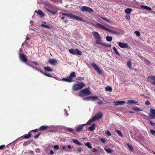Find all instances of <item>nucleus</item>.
I'll use <instances>...</instances> for the list:
<instances>
[{
    "label": "nucleus",
    "mask_w": 155,
    "mask_h": 155,
    "mask_svg": "<svg viewBox=\"0 0 155 155\" xmlns=\"http://www.w3.org/2000/svg\"><path fill=\"white\" fill-rule=\"evenodd\" d=\"M5 145H4L0 146V149H3L5 148Z\"/></svg>",
    "instance_id": "obj_57"
},
{
    "label": "nucleus",
    "mask_w": 155,
    "mask_h": 155,
    "mask_svg": "<svg viewBox=\"0 0 155 155\" xmlns=\"http://www.w3.org/2000/svg\"><path fill=\"white\" fill-rule=\"evenodd\" d=\"M150 118L152 119L155 118V110L151 108L150 110V112L149 114Z\"/></svg>",
    "instance_id": "obj_7"
},
{
    "label": "nucleus",
    "mask_w": 155,
    "mask_h": 155,
    "mask_svg": "<svg viewBox=\"0 0 155 155\" xmlns=\"http://www.w3.org/2000/svg\"><path fill=\"white\" fill-rule=\"evenodd\" d=\"M61 147L62 150H65V151H67V148L65 147V146H61Z\"/></svg>",
    "instance_id": "obj_42"
},
{
    "label": "nucleus",
    "mask_w": 155,
    "mask_h": 155,
    "mask_svg": "<svg viewBox=\"0 0 155 155\" xmlns=\"http://www.w3.org/2000/svg\"><path fill=\"white\" fill-rule=\"evenodd\" d=\"M69 52L71 54L74 55H81L82 52L77 49H69Z\"/></svg>",
    "instance_id": "obj_4"
},
{
    "label": "nucleus",
    "mask_w": 155,
    "mask_h": 155,
    "mask_svg": "<svg viewBox=\"0 0 155 155\" xmlns=\"http://www.w3.org/2000/svg\"><path fill=\"white\" fill-rule=\"evenodd\" d=\"M101 18L103 20H105L108 22L110 23V21L109 20L104 17H102Z\"/></svg>",
    "instance_id": "obj_46"
},
{
    "label": "nucleus",
    "mask_w": 155,
    "mask_h": 155,
    "mask_svg": "<svg viewBox=\"0 0 155 155\" xmlns=\"http://www.w3.org/2000/svg\"><path fill=\"white\" fill-rule=\"evenodd\" d=\"M66 129L68 131H69L70 132H71L73 134L75 133L74 130V129H73L72 128H69V127H68L66 128Z\"/></svg>",
    "instance_id": "obj_31"
},
{
    "label": "nucleus",
    "mask_w": 155,
    "mask_h": 155,
    "mask_svg": "<svg viewBox=\"0 0 155 155\" xmlns=\"http://www.w3.org/2000/svg\"><path fill=\"white\" fill-rule=\"evenodd\" d=\"M102 46H104L107 47H110L111 46V45H107L106 44H104L103 43V44L102 45Z\"/></svg>",
    "instance_id": "obj_48"
},
{
    "label": "nucleus",
    "mask_w": 155,
    "mask_h": 155,
    "mask_svg": "<svg viewBox=\"0 0 155 155\" xmlns=\"http://www.w3.org/2000/svg\"><path fill=\"white\" fill-rule=\"evenodd\" d=\"M100 140L102 143H104L106 141V140L104 139L103 138H101L100 139Z\"/></svg>",
    "instance_id": "obj_53"
},
{
    "label": "nucleus",
    "mask_w": 155,
    "mask_h": 155,
    "mask_svg": "<svg viewBox=\"0 0 155 155\" xmlns=\"http://www.w3.org/2000/svg\"><path fill=\"white\" fill-rule=\"evenodd\" d=\"M126 18L128 20H129L130 19V17L129 15L127 16Z\"/></svg>",
    "instance_id": "obj_64"
},
{
    "label": "nucleus",
    "mask_w": 155,
    "mask_h": 155,
    "mask_svg": "<svg viewBox=\"0 0 155 155\" xmlns=\"http://www.w3.org/2000/svg\"><path fill=\"white\" fill-rule=\"evenodd\" d=\"M84 86L85 84L83 83H78L73 86V89L74 91H76L81 89Z\"/></svg>",
    "instance_id": "obj_3"
},
{
    "label": "nucleus",
    "mask_w": 155,
    "mask_h": 155,
    "mask_svg": "<svg viewBox=\"0 0 155 155\" xmlns=\"http://www.w3.org/2000/svg\"><path fill=\"white\" fill-rule=\"evenodd\" d=\"M105 134H106L107 135L109 136H110L111 135V134L110 133V132L108 131V130H107L105 132Z\"/></svg>",
    "instance_id": "obj_45"
},
{
    "label": "nucleus",
    "mask_w": 155,
    "mask_h": 155,
    "mask_svg": "<svg viewBox=\"0 0 155 155\" xmlns=\"http://www.w3.org/2000/svg\"><path fill=\"white\" fill-rule=\"evenodd\" d=\"M97 100H100V99L96 96H91V100L94 101Z\"/></svg>",
    "instance_id": "obj_23"
},
{
    "label": "nucleus",
    "mask_w": 155,
    "mask_h": 155,
    "mask_svg": "<svg viewBox=\"0 0 155 155\" xmlns=\"http://www.w3.org/2000/svg\"><path fill=\"white\" fill-rule=\"evenodd\" d=\"M59 148V146L58 145H56L54 146V148L56 150H57Z\"/></svg>",
    "instance_id": "obj_55"
},
{
    "label": "nucleus",
    "mask_w": 155,
    "mask_h": 155,
    "mask_svg": "<svg viewBox=\"0 0 155 155\" xmlns=\"http://www.w3.org/2000/svg\"><path fill=\"white\" fill-rule=\"evenodd\" d=\"M145 104L147 105H148L150 104V103L149 101L147 100L145 102Z\"/></svg>",
    "instance_id": "obj_51"
},
{
    "label": "nucleus",
    "mask_w": 155,
    "mask_h": 155,
    "mask_svg": "<svg viewBox=\"0 0 155 155\" xmlns=\"http://www.w3.org/2000/svg\"><path fill=\"white\" fill-rule=\"evenodd\" d=\"M50 153L51 154H53L54 153V152L52 150H50Z\"/></svg>",
    "instance_id": "obj_63"
},
{
    "label": "nucleus",
    "mask_w": 155,
    "mask_h": 155,
    "mask_svg": "<svg viewBox=\"0 0 155 155\" xmlns=\"http://www.w3.org/2000/svg\"><path fill=\"white\" fill-rule=\"evenodd\" d=\"M48 62L51 64L54 65H56L57 64V60L55 59H50L48 60Z\"/></svg>",
    "instance_id": "obj_14"
},
{
    "label": "nucleus",
    "mask_w": 155,
    "mask_h": 155,
    "mask_svg": "<svg viewBox=\"0 0 155 155\" xmlns=\"http://www.w3.org/2000/svg\"><path fill=\"white\" fill-rule=\"evenodd\" d=\"M127 103L128 104H137L138 103V102L137 101H135L133 100H130L127 101Z\"/></svg>",
    "instance_id": "obj_25"
},
{
    "label": "nucleus",
    "mask_w": 155,
    "mask_h": 155,
    "mask_svg": "<svg viewBox=\"0 0 155 155\" xmlns=\"http://www.w3.org/2000/svg\"><path fill=\"white\" fill-rule=\"evenodd\" d=\"M89 88H87L81 90L79 93V95L81 97L87 96L91 94V92L89 91Z\"/></svg>",
    "instance_id": "obj_2"
},
{
    "label": "nucleus",
    "mask_w": 155,
    "mask_h": 155,
    "mask_svg": "<svg viewBox=\"0 0 155 155\" xmlns=\"http://www.w3.org/2000/svg\"><path fill=\"white\" fill-rule=\"evenodd\" d=\"M150 124L152 126H154L155 125V124L152 121H150Z\"/></svg>",
    "instance_id": "obj_56"
},
{
    "label": "nucleus",
    "mask_w": 155,
    "mask_h": 155,
    "mask_svg": "<svg viewBox=\"0 0 155 155\" xmlns=\"http://www.w3.org/2000/svg\"><path fill=\"white\" fill-rule=\"evenodd\" d=\"M113 49L114 50V52L118 55L119 56H120V54H119V53L118 52V51L116 49V48L115 47H114L113 48Z\"/></svg>",
    "instance_id": "obj_40"
},
{
    "label": "nucleus",
    "mask_w": 155,
    "mask_h": 155,
    "mask_svg": "<svg viewBox=\"0 0 155 155\" xmlns=\"http://www.w3.org/2000/svg\"><path fill=\"white\" fill-rule=\"evenodd\" d=\"M81 11L82 12H87L90 13H91L94 11L93 10L90 8L86 6H83L80 8Z\"/></svg>",
    "instance_id": "obj_5"
},
{
    "label": "nucleus",
    "mask_w": 155,
    "mask_h": 155,
    "mask_svg": "<svg viewBox=\"0 0 155 155\" xmlns=\"http://www.w3.org/2000/svg\"><path fill=\"white\" fill-rule=\"evenodd\" d=\"M104 150L108 153H111L114 151L113 150L108 148L107 147L104 148Z\"/></svg>",
    "instance_id": "obj_21"
},
{
    "label": "nucleus",
    "mask_w": 155,
    "mask_h": 155,
    "mask_svg": "<svg viewBox=\"0 0 155 155\" xmlns=\"http://www.w3.org/2000/svg\"><path fill=\"white\" fill-rule=\"evenodd\" d=\"M150 133L153 135H155V131L153 130H150Z\"/></svg>",
    "instance_id": "obj_50"
},
{
    "label": "nucleus",
    "mask_w": 155,
    "mask_h": 155,
    "mask_svg": "<svg viewBox=\"0 0 155 155\" xmlns=\"http://www.w3.org/2000/svg\"><path fill=\"white\" fill-rule=\"evenodd\" d=\"M94 37L95 39L97 41H101V39L99 33L97 31H94L93 32Z\"/></svg>",
    "instance_id": "obj_10"
},
{
    "label": "nucleus",
    "mask_w": 155,
    "mask_h": 155,
    "mask_svg": "<svg viewBox=\"0 0 155 155\" xmlns=\"http://www.w3.org/2000/svg\"><path fill=\"white\" fill-rule=\"evenodd\" d=\"M127 66L130 70H132L133 69L131 68V61H129L127 63Z\"/></svg>",
    "instance_id": "obj_29"
},
{
    "label": "nucleus",
    "mask_w": 155,
    "mask_h": 155,
    "mask_svg": "<svg viewBox=\"0 0 155 155\" xmlns=\"http://www.w3.org/2000/svg\"><path fill=\"white\" fill-rule=\"evenodd\" d=\"M107 31H108L109 32H110L112 34H115L116 35L119 34V33H118V32H117L113 31L112 30L109 29L108 28H107Z\"/></svg>",
    "instance_id": "obj_26"
},
{
    "label": "nucleus",
    "mask_w": 155,
    "mask_h": 155,
    "mask_svg": "<svg viewBox=\"0 0 155 155\" xmlns=\"http://www.w3.org/2000/svg\"><path fill=\"white\" fill-rule=\"evenodd\" d=\"M84 78L80 77H78L77 78V80L79 81H82L84 80Z\"/></svg>",
    "instance_id": "obj_47"
},
{
    "label": "nucleus",
    "mask_w": 155,
    "mask_h": 155,
    "mask_svg": "<svg viewBox=\"0 0 155 155\" xmlns=\"http://www.w3.org/2000/svg\"><path fill=\"white\" fill-rule=\"evenodd\" d=\"M100 100V101H99L97 102V104H103L102 101Z\"/></svg>",
    "instance_id": "obj_60"
},
{
    "label": "nucleus",
    "mask_w": 155,
    "mask_h": 155,
    "mask_svg": "<svg viewBox=\"0 0 155 155\" xmlns=\"http://www.w3.org/2000/svg\"><path fill=\"white\" fill-rule=\"evenodd\" d=\"M114 105L115 106H117L119 105H123L125 103L124 101H115L114 102Z\"/></svg>",
    "instance_id": "obj_17"
},
{
    "label": "nucleus",
    "mask_w": 155,
    "mask_h": 155,
    "mask_svg": "<svg viewBox=\"0 0 155 155\" xmlns=\"http://www.w3.org/2000/svg\"><path fill=\"white\" fill-rule=\"evenodd\" d=\"M117 43L118 46L121 48H126L128 47V45L126 43H122L120 42H117Z\"/></svg>",
    "instance_id": "obj_9"
},
{
    "label": "nucleus",
    "mask_w": 155,
    "mask_h": 155,
    "mask_svg": "<svg viewBox=\"0 0 155 155\" xmlns=\"http://www.w3.org/2000/svg\"><path fill=\"white\" fill-rule=\"evenodd\" d=\"M47 10L48 12H50L52 14L54 15L56 14V12L52 11L51 10H50L49 9H47Z\"/></svg>",
    "instance_id": "obj_44"
},
{
    "label": "nucleus",
    "mask_w": 155,
    "mask_h": 155,
    "mask_svg": "<svg viewBox=\"0 0 155 155\" xmlns=\"http://www.w3.org/2000/svg\"><path fill=\"white\" fill-rule=\"evenodd\" d=\"M85 145L87 146L88 148L90 149H92V147L91 146V144L90 142H87L85 143Z\"/></svg>",
    "instance_id": "obj_35"
},
{
    "label": "nucleus",
    "mask_w": 155,
    "mask_h": 155,
    "mask_svg": "<svg viewBox=\"0 0 155 155\" xmlns=\"http://www.w3.org/2000/svg\"><path fill=\"white\" fill-rule=\"evenodd\" d=\"M95 121V120H94L93 117L92 119H90L87 122V124H90L92 122Z\"/></svg>",
    "instance_id": "obj_39"
},
{
    "label": "nucleus",
    "mask_w": 155,
    "mask_h": 155,
    "mask_svg": "<svg viewBox=\"0 0 155 155\" xmlns=\"http://www.w3.org/2000/svg\"><path fill=\"white\" fill-rule=\"evenodd\" d=\"M44 69L45 71H47L51 72L53 71V70L49 66L45 67Z\"/></svg>",
    "instance_id": "obj_22"
},
{
    "label": "nucleus",
    "mask_w": 155,
    "mask_h": 155,
    "mask_svg": "<svg viewBox=\"0 0 155 155\" xmlns=\"http://www.w3.org/2000/svg\"><path fill=\"white\" fill-rule=\"evenodd\" d=\"M105 89L106 91H108L110 92H111L112 91V88L109 86H107V87H105Z\"/></svg>",
    "instance_id": "obj_27"
},
{
    "label": "nucleus",
    "mask_w": 155,
    "mask_h": 155,
    "mask_svg": "<svg viewBox=\"0 0 155 155\" xmlns=\"http://www.w3.org/2000/svg\"><path fill=\"white\" fill-rule=\"evenodd\" d=\"M19 57L21 61L26 63L27 62V58L24 54L19 53Z\"/></svg>",
    "instance_id": "obj_6"
},
{
    "label": "nucleus",
    "mask_w": 155,
    "mask_h": 155,
    "mask_svg": "<svg viewBox=\"0 0 155 155\" xmlns=\"http://www.w3.org/2000/svg\"><path fill=\"white\" fill-rule=\"evenodd\" d=\"M47 128V127L45 126H42L40 127V129L41 130H45Z\"/></svg>",
    "instance_id": "obj_37"
},
{
    "label": "nucleus",
    "mask_w": 155,
    "mask_h": 155,
    "mask_svg": "<svg viewBox=\"0 0 155 155\" xmlns=\"http://www.w3.org/2000/svg\"><path fill=\"white\" fill-rule=\"evenodd\" d=\"M106 39L107 41L111 42L112 40V38L111 36H108L106 37Z\"/></svg>",
    "instance_id": "obj_34"
},
{
    "label": "nucleus",
    "mask_w": 155,
    "mask_h": 155,
    "mask_svg": "<svg viewBox=\"0 0 155 155\" xmlns=\"http://www.w3.org/2000/svg\"><path fill=\"white\" fill-rule=\"evenodd\" d=\"M115 130V131L117 132V133L121 137H123V136L122 134L121 131L120 130Z\"/></svg>",
    "instance_id": "obj_33"
},
{
    "label": "nucleus",
    "mask_w": 155,
    "mask_h": 155,
    "mask_svg": "<svg viewBox=\"0 0 155 155\" xmlns=\"http://www.w3.org/2000/svg\"><path fill=\"white\" fill-rule=\"evenodd\" d=\"M134 33L137 36H140V33L139 31H135L134 32Z\"/></svg>",
    "instance_id": "obj_43"
},
{
    "label": "nucleus",
    "mask_w": 155,
    "mask_h": 155,
    "mask_svg": "<svg viewBox=\"0 0 155 155\" xmlns=\"http://www.w3.org/2000/svg\"><path fill=\"white\" fill-rule=\"evenodd\" d=\"M41 26L43 27L44 28H48V29H49L51 28V27L47 25H45L44 24H41Z\"/></svg>",
    "instance_id": "obj_36"
},
{
    "label": "nucleus",
    "mask_w": 155,
    "mask_h": 155,
    "mask_svg": "<svg viewBox=\"0 0 155 155\" xmlns=\"http://www.w3.org/2000/svg\"><path fill=\"white\" fill-rule=\"evenodd\" d=\"M72 18H73L76 20H79V21H82V19L81 18L79 17L78 16L74 15H73Z\"/></svg>",
    "instance_id": "obj_20"
},
{
    "label": "nucleus",
    "mask_w": 155,
    "mask_h": 155,
    "mask_svg": "<svg viewBox=\"0 0 155 155\" xmlns=\"http://www.w3.org/2000/svg\"><path fill=\"white\" fill-rule=\"evenodd\" d=\"M27 64L29 65L32 68H34L35 69V68H37V67H34L33 66H32L31 65L29 64L28 63H27Z\"/></svg>",
    "instance_id": "obj_62"
},
{
    "label": "nucleus",
    "mask_w": 155,
    "mask_h": 155,
    "mask_svg": "<svg viewBox=\"0 0 155 155\" xmlns=\"http://www.w3.org/2000/svg\"><path fill=\"white\" fill-rule=\"evenodd\" d=\"M91 65L94 68L95 70L97 71V73H99V74H101V72L100 69L96 64L94 63H92L91 64Z\"/></svg>",
    "instance_id": "obj_11"
},
{
    "label": "nucleus",
    "mask_w": 155,
    "mask_h": 155,
    "mask_svg": "<svg viewBox=\"0 0 155 155\" xmlns=\"http://www.w3.org/2000/svg\"><path fill=\"white\" fill-rule=\"evenodd\" d=\"M35 70H37L38 71L40 72V73L44 74H45V73H44L42 72V71L41 70H40L38 69V68H35Z\"/></svg>",
    "instance_id": "obj_54"
},
{
    "label": "nucleus",
    "mask_w": 155,
    "mask_h": 155,
    "mask_svg": "<svg viewBox=\"0 0 155 155\" xmlns=\"http://www.w3.org/2000/svg\"><path fill=\"white\" fill-rule=\"evenodd\" d=\"M95 125V123L93 124L91 127H88L89 130L91 131H92L94 130L95 129L94 127Z\"/></svg>",
    "instance_id": "obj_24"
},
{
    "label": "nucleus",
    "mask_w": 155,
    "mask_h": 155,
    "mask_svg": "<svg viewBox=\"0 0 155 155\" xmlns=\"http://www.w3.org/2000/svg\"><path fill=\"white\" fill-rule=\"evenodd\" d=\"M35 12L38 13L41 17H42L45 16V14L42 12V11L41 10H36Z\"/></svg>",
    "instance_id": "obj_15"
},
{
    "label": "nucleus",
    "mask_w": 155,
    "mask_h": 155,
    "mask_svg": "<svg viewBox=\"0 0 155 155\" xmlns=\"http://www.w3.org/2000/svg\"><path fill=\"white\" fill-rule=\"evenodd\" d=\"M72 141L74 143L80 146L81 145V143L76 140L73 139L72 140Z\"/></svg>",
    "instance_id": "obj_28"
},
{
    "label": "nucleus",
    "mask_w": 155,
    "mask_h": 155,
    "mask_svg": "<svg viewBox=\"0 0 155 155\" xmlns=\"http://www.w3.org/2000/svg\"><path fill=\"white\" fill-rule=\"evenodd\" d=\"M96 25L99 28H101V29H102L104 30H105L106 31H107V28L105 26H104L103 25L100 24L99 23H97L96 24Z\"/></svg>",
    "instance_id": "obj_16"
},
{
    "label": "nucleus",
    "mask_w": 155,
    "mask_h": 155,
    "mask_svg": "<svg viewBox=\"0 0 155 155\" xmlns=\"http://www.w3.org/2000/svg\"><path fill=\"white\" fill-rule=\"evenodd\" d=\"M62 15L64 16H65L68 17H70L72 18L73 15L65 13H62Z\"/></svg>",
    "instance_id": "obj_30"
},
{
    "label": "nucleus",
    "mask_w": 155,
    "mask_h": 155,
    "mask_svg": "<svg viewBox=\"0 0 155 155\" xmlns=\"http://www.w3.org/2000/svg\"><path fill=\"white\" fill-rule=\"evenodd\" d=\"M96 41V43L97 44H99V45H102L103 44V43H101V42H99V41Z\"/></svg>",
    "instance_id": "obj_59"
},
{
    "label": "nucleus",
    "mask_w": 155,
    "mask_h": 155,
    "mask_svg": "<svg viewBox=\"0 0 155 155\" xmlns=\"http://www.w3.org/2000/svg\"><path fill=\"white\" fill-rule=\"evenodd\" d=\"M41 134V133H38V134L37 135H35L34 137V139H36Z\"/></svg>",
    "instance_id": "obj_49"
},
{
    "label": "nucleus",
    "mask_w": 155,
    "mask_h": 155,
    "mask_svg": "<svg viewBox=\"0 0 155 155\" xmlns=\"http://www.w3.org/2000/svg\"><path fill=\"white\" fill-rule=\"evenodd\" d=\"M103 115L101 112H99L96 115L94 116V120H95L100 119L102 117Z\"/></svg>",
    "instance_id": "obj_13"
},
{
    "label": "nucleus",
    "mask_w": 155,
    "mask_h": 155,
    "mask_svg": "<svg viewBox=\"0 0 155 155\" xmlns=\"http://www.w3.org/2000/svg\"><path fill=\"white\" fill-rule=\"evenodd\" d=\"M132 10L131 8H127L125 10V12L127 14L129 15L132 12Z\"/></svg>",
    "instance_id": "obj_19"
},
{
    "label": "nucleus",
    "mask_w": 155,
    "mask_h": 155,
    "mask_svg": "<svg viewBox=\"0 0 155 155\" xmlns=\"http://www.w3.org/2000/svg\"><path fill=\"white\" fill-rule=\"evenodd\" d=\"M75 73L73 72L71 73L69 77H67L66 78H63L62 80L63 81H66L68 82H71L73 81L72 79L76 77Z\"/></svg>",
    "instance_id": "obj_1"
},
{
    "label": "nucleus",
    "mask_w": 155,
    "mask_h": 155,
    "mask_svg": "<svg viewBox=\"0 0 155 155\" xmlns=\"http://www.w3.org/2000/svg\"><path fill=\"white\" fill-rule=\"evenodd\" d=\"M148 81L150 82L152 84L155 85V76H151L148 78Z\"/></svg>",
    "instance_id": "obj_8"
},
{
    "label": "nucleus",
    "mask_w": 155,
    "mask_h": 155,
    "mask_svg": "<svg viewBox=\"0 0 155 155\" xmlns=\"http://www.w3.org/2000/svg\"><path fill=\"white\" fill-rule=\"evenodd\" d=\"M64 112L66 114V115L68 116V113L67 110H66V109H65L64 110Z\"/></svg>",
    "instance_id": "obj_61"
},
{
    "label": "nucleus",
    "mask_w": 155,
    "mask_h": 155,
    "mask_svg": "<svg viewBox=\"0 0 155 155\" xmlns=\"http://www.w3.org/2000/svg\"><path fill=\"white\" fill-rule=\"evenodd\" d=\"M140 7L142 9L147 10L149 11H151V8L145 5H140Z\"/></svg>",
    "instance_id": "obj_18"
},
{
    "label": "nucleus",
    "mask_w": 155,
    "mask_h": 155,
    "mask_svg": "<svg viewBox=\"0 0 155 155\" xmlns=\"http://www.w3.org/2000/svg\"><path fill=\"white\" fill-rule=\"evenodd\" d=\"M44 75H45V76L48 77H51V74H47L46 73H45V74H44Z\"/></svg>",
    "instance_id": "obj_58"
},
{
    "label": "nucleus",
    "mask_w": 155,
    "mask_h": 155,
    "mask_svg": "<svg viewBox=\"0 0 155 155\" xmlns=\"http://www.w3.org/2000/svg\"><path fill=\"white\" fill-rule=\"evenodd\" d=\"M83 100H86V101H89L91 100V96H89L88 97H86L84 98Z\"/></svg>",
    "instance_id": "obj_41"
},
{
    "label": "nucleus",
    "mask_w": 155,
    "mask_h": 155,
    "mask_svg": "<svg viewBox=\"0 0 155 155\" xmlns=\"http://www.w3.org/2000/svg\"><path fill=\"white\" fill-rule=\"evenodd\" d=\"M31 134L30 133V132L28 133V134H25V135L23 137L24 138H26V139H28L30 137H31Z\"/></svg>",
    "instance_id": "obj_32"
},
{
    "label": "nucleus",
    "mask_w": 155,
    "mask_h": 155,
    "mask_svg": "<svg viewBox=\"0 0 155 155\" xmlns=\"http://www.w3.org/2000/svg\"><path fill=\"white\" fill-rule=\"evenodd\" d=\"M127 145L129 150L131 151H133V148L132 146L130 144H128Z\"/></svg>",
    "instance_id": "obj_38"
},
{
    "label": "nucleus",
    "mask_w": 155,
    "mask_h": 155,
    "mask_svg": "<svg viewBox=\"0 0 155 155\" xmlns=\"http://www.w3.org/2000/svg\"><path fill=\"white\" fill-rule=\"evenodd\" d=\"M133 110L137 111H140V109L139 108L136 107L133 108Z\"/></svg>",
    "instance_id": "obj_52"
},
{
    "label": "nucleus",
    "mask_w": 155,
    "mask_h": 155,
    "mask_svg": "<svg viewBox=\"0 0 155 155\" xmlns=\"http://www.w3.org/2000/svg\"><path fill=\"white\" fill-rule=\"evenodd\" d=\"M86 124H83L81 125H78L75 127V128L76 131L78 132L81 131L83 129V127Z\"/></svg>",
    "instance_id": "obj_12"
}]
</instances>
